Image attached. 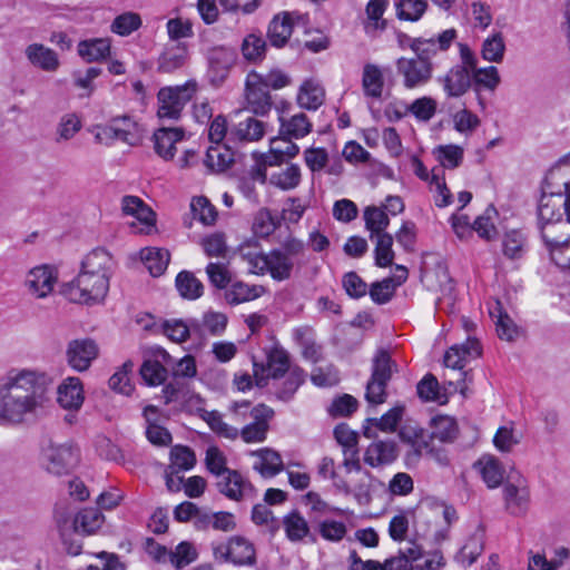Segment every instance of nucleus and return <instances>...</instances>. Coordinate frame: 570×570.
<instances>
[{"label":"nucleus","instance_id":"nucleus-8","mask_svg":"<svg viewBox=\"0 0 570 570\" xmlns=\"http://www.w3.org/2000/svg\"><path fill=\"white\" fill-rule=\"evenodd\" d=\"M99 347L89 337L71 340L66 347L67 364L77 372H85L98 357Z\"/></svg>","mask_w":570,"mask_h":570},{"label":"nucleus","instance_id":"nucleus-59","mask_svg":"<svg viewBox=\"0 0 570 570\" xmlns=\"http://www.w3.org/2000/svg\"><path fill=\"white\" fill-rule=\"evenodd\" d=\"M428 8L425 0H401L396 4L397 17L406 21H417Z\"/></svg>","mask_w":570,"mask_h":570},{"label":"nucleus","instance_id":"nucleus-52","mask_svg":"<svg viewBox=\"0 0 570 570\" xmlns=\"http://www.w3.org/2000/svg\"><path fill=\"white\" fill-rule=\"evenodd\" d=\"M250 83H261L267 89L274 90L282 89L291 83V78L282 70L274 69L266 75L258 73L256 71L249 72Z\"/></svg>","mask_w":570,"mask_h":570},{"label":"nucleus","instance_id":"nucleus-18","mask_svg":"<svg viewBox=\"0 0 570 570\" xmlns=\"http://www.w3.org/2000/svg\"><path fill=\"white\" fill-rule=\"evenodd\" d=\"M58 403L67 410H79L83 403V386L79 377H66L57 390Z\"/></svg>","mask_w":570,"mask_h":570},{"label":"nucleus","instance_id":"nucleus-42","mask_svg":"<svg viewBox=\"0 0 570 570\" xmlns=\"http://www.w3.org/2000/svg\"><path fill=\"white\" fill-rule=\"evenodd\" d=\"M383 86L384 79L381 69L373 63L365 65L362 77L364 94L372 98H381Z\"/></svg>","mask_w":570,"mask_h":570},{"label":"nucleus","instance_id":"nucleus-39","mask_svg":"<svg viewBox=\"0 0 570 570\" xmlns=\"http://www.w3.org/2000/svg\"><path fill=\"white\" fill-rule=\"evenodd\" d=\"M500 80L499 71L494 66L475 68L471 78V82L473 81V89L478 97H480L479 92L481 88L494 91L499 86ZM479 102L484 108V104L481 98H479Z\"/></svg>","mask_w":570,"mask_h":570},{"label":"nucleus","instance_id":"nucleus-61","mask_svg":"<svg viewBox=\"0 0 570 570\" xmlns=\"http://www.w3.org/2000/svg\"><path fill=\"white\" fill-rule=\"evenodd\" d=\"M190 207L194 217L204 225H213L216 222L217 210L206 197L200 196L194 198Z\"/></svg>","mask_w":570,"mask_h":570},{"label":"nucleus","instance_id":"nucleus-4","mask_svg":"<svg viewBox=\"0 0 570 570\" xmlns=\"http://www.w3.org/2000/svg\"><path fill=\"white\" fill-rule=\"evenodd\" d=\"M109 291L106 276L80 271L75 279L61 287V294L72 303L92 305L101 303Z\"/></svg>","mask_w":570,"mask_h":570},{"label":"nucleus","instance_id":"nucleus-5","mask_svg":"<svg viewBox=\"0 0 570 570\" xmlns=\"http://www.w3.org/2000/svg\"><path fill=\"white\" fill-rule=\"evenodd\" d=\"M540 233L551 261L570 272V219L540 224Z\"/></svg>","mask_w":570,"mask_h":570},{"label":"nucleus","instance_id":"nucleus-2","mask_svg":"<svg viewBox=\"0 0 570 570\" xmlns=\"http://www.w3.org/2000/svg\"><path fill=\"white\" fill-rule=\"evenodd\" d=\"M397 435L402 443L409 446L405 454L407 465L419 463L422 456H428L443 466L450 463L445 449L435 446L429 430L423 426L411 422L405 423L400 428Z\"/></svg>","mask_w":570,"mask_h":570},{"label":"nucleus","instance_id":"nucleus-24","mask_svg":"<svg viewBox=\"0 0 570 570\" xmlns=\"http://www.w3.org/2000/svg\"><path fill=\"white\" fill-rule=\"evenodd\" d=\"M266 273L274 281L282 282L291 278L294 261L286 253H283L282 249L276 248L266 253Z\"/></svg>","mask_w":570,"mask_h":570},{"label":"nucleus","instance_id":"nucleus-29","mask_svg":"<svg viewBox=\"0 0 570 570\" xmlns=\"http://www.w3.org/2000/svg\"><path fill=\"white\" fill-rule=\"evenodd\" d=\"M503 499L507 511L515 517L523 515L529 507V491L523 488L520 489L512 483H507L503 487Z\"/></svg>","mask_w":570,"mask_h":570},{"label":"nucleus","instance_id":"nucleus-53","mask_svg":"<svg viewBox=\"0 0 570 570\" xmlns=\"http://www.w3.org/2000/svg\"><path fill=\"white\" fill-rule=\"evenodd\" d=\"M176 287L184 298L196 299L203 294V284L190 272H180L176 277Z\"/></svg>","mask_w":570,"mask_h":570},{"label":"nucleus","instance_id":"nucleus-23","mask_svg":"<svg viewBox=\"0 0 570 570\" xmlns=\"http://www.w3.org/2000/svg\"><path fill=\"white\" fill-rule=\"evenodd\" d=\"M246 101L247 109L257 116H265L273 106L268 89L261 83H250L249 73L246 78Z\"/></svg>","mask_w":570,"mask_h":570},{"label":"nucleus","instance_id":"nucleus-16","mask_svg":"<svg viewBox=\"0 0 570 570\" xmlns=\"http://www.w3.org/2000/svg\"><path fill=\"white\" fill-rule=\"evenodd\" d=\"M57 282L53 269L47 265L32 268L26 278V286L29 292L38 298L48 296Z\"/></svg>","mask_w":570,"mask_h":570},{"label":"nucleus","instance_id":"nucleus-26","mask_svg":"<svg viewBox=\"0 0 570 570\" xmlns=\"http://www.w3.org/2000/svg\"><path fill=\"white\" fill-rule=\"evenodd\" d=\"M188 51L184 43L167 46L158 58V71L171 73L183 68L187 61Z\"/></svg>","mask_w":570,"mask_h":570},{"label":"nucleus","instance_id":"nucleus-44","mask_svg":"<svg viewBox=\"0 0 570 570\" xmlns=\"http://www.w3.org/2000/svg\"><path fill=\"white\" fill-rule=\"evenodd\" d=\"M110 52L108 39H90L80 41L78 45L79 56L88 62L106 58Z\"/></svg>","mask_w":570,"mask_h":570},{"label":"nucleus","instance_id":"nucleus-31","mask_svg":"<svg viewBox=\"0 0 570 570\" xmlns=\"http://www.w3.org/2000/svg\"><path fill=\"white\" fill-rule=\"evenodd\" d=\"M295 341L302 347V355L312 363H318L323 360V347L314 340L313 330L304 326L298 327L293 333Z\"/></svg>","mask_w":570,"mask_h":570},{"label":"nucleus","instance_id":"nucleus-60","mask_svg":"<svg viewBox=\"0 0 570 570\" xmlns=\"http://www.w3.org/2000/svg\"><path fill=\"white\" fill-rule=\"evenodd\" d=\"M267 367L273 379L284 376L292 370L288 354L284 350L272 351L267 358Z\"/></svg>","mask_w":570,"mask_h":570},{"label":"nucleus","instance_id":"nucleus-17","mask_svg":"<svg viewBox=\"0 0 570 570\" xmlns=\"http://www.w3.org/2000/svg\"><path fill=\"white\" fill-rule=\"evenodd\" d=\"M482 353L479 341L468 337L462 344L451 346L444 355V365L453 370H463L468 357H479Z\"/></svg>","mask_w":570,"mask_h":570},{"label":"nucleus","instance_id":"nucleus-34","mask_svg":"<svg viewBox=\"0 0 570 570\" xmlns=\"http://www.w3.org/2000/svg\"><path fill=\"white\" fill-rule=\"evenodd\" d=\"M140 257L144 265L154 277L163 275L170 261V254L167 249L156 247L141 249Z\"/></svg>","mask_w":570,"mask_h":570},{"label":"nucleus","instance_id":"nucleus-20","mask_svg":"<svg viewBox=\"0 0 570 570\" xmlns=\"http://www.w3.org/2000/svg\"><path fill=\"white\" fill-rule=\"evenodd\" d=\"M226 562L235 566H254L256 563V550L252 542L240 535L232 537L228 540L226 550Z\"/></svg>","mask_w":570,"mask_h":570},{"label":"nucleus","instance_id":"nucleus-56","mask_svg":"<svg viewBox=\"0 0 570 570\" xmlns=\"http://www.w3.org/2000/svg\"><path fill=\"white\" fill-rule=\"evenodd\" d=\"M301 181V169L297 165H289L279 173L271 176L269 183L283 190L295 188Z\"/></svg>","mask_w":570,"mask_h":570},{"label":"nucleus","instance_id":"nucleus-30","mask_svg":"<svg viewBox=\"0 0 570 570\" xmlns=\"http://www.w3.org/2000/svg\"><path fill=\"white\" fill-rule=\"evenodd\" d=\"M235 161V153L227 144H214L207 149L204 160L213 171H224Z\"/></svg>","mask_w":570,"mask_h":570},{"label":"nucleus","instance_id":"nucleus-63","mask_svg":"<svg viewBox=\"0 0 570 570\" xmlns=\"http://www.w3.org/2000/svg\"><path fill=\"white\" fill-rule=\"evenodd\" d=\"M196 558L197 552L193 544L187 541H183L174 551L170 550L169 562L177 569H180L191 563Z\"/></svg>","mask_w":570,"mask_h":570},{"label":"nucleus","instance_id":"nucleus-37","mask_svg":"<svg viewBox=\"0 0 570 570\" xmlns=\"http://www.w3.org/2000/svg\"><path fill=\"white\" fill-rule=\"evenodd\" d=\"M265 134V124L254 117H247L239 121L230 131V138L235 137L239 141H257Z\"/></svg>","mask_w":570,"mask_h":570},{"label":"nucleus","instance_id":"nucleus-12","mask_svg":"<svg viewBox=\"0 0 570 570\" xmlns=\"http://www.w3.org/2000/svg\"><path fill=\"white\" fill-rule=\"evenodd\" d=\"M397 73L403 76L404 87L412 89L426 83L433 71L432 62H422L416 57L399 58L396 60Z\"/></svg>","mask_w":570,"mask_h":570},{"label":"nucleus","instance_id":"nucleus-6","mask_svg":"<svg viewBox=\"0 0 570 570\" xmlns=\"http://www.w3.org/2000/svg\"><path fill=\"white\" fill-rule=\"evenodd\" d=\"M196 92V82H186L183 86L165 87L158 91L157 117L163 125L179 120L185 106Z\"/></svg>","mask_w":570,"mask_h":570},{"label":"nucleus","instance_id":"nucleus-47","mask_svg":"<svg viewBox=\"0 0 570 570\" xmlns=\"http://www.w3.org/2000/svg\"><path fill=\"white\" fill-rule=\"evenodd\" d=\"M266 48V41L262 36L250 33L243 39L240 51L245 60L256 63L265 58Z\"/></svg>","mask_w":570,"mask_h":570},{"label":"nucleus","instance_id":"nucleus-46","mask_svg":"<svg viewBox=\"0 0 570 570\" xmlns=\"http://www.w3.org/2000/svg\"><path fill=\"white\" fill-rule=\"evenodd\" d=\"M312 130V124L305 114L294 115L291 119H281V135L288 138L299 139Z\"/></svg>","mask_w":570,"mask_h":570},{"label":"nucleus","instance_id":"nucleus-28","mask_svg":"<svg viewBox=\"0 0 570 570\" xmlns=\"http://www.w3.org/2000/svg\"><path fill=\"white\" fill-rule=\"evenodd\" d=\"M429 431L432 442L439 440L441 443H452L458 438L459 428L456 421L448 415H436L430 420Z\"/></svg>","mask_w":570,"mask_h":570},{"label":"nucleus","instance_id":"nucleus-11","mask_svg":"<svg viewBox=\"0 0 570 570\" xmlns=\"http://www.w3.org/2000/svg\"><path fill=\"white\" fill-rule=\"evenodd\" d=\"M171 361L173 358L166 350L161 347L153 350L151 357L146 358L139 368L142 381L150 386L164 384L168 376L165 365H169Z\"/></svg>","mask_w":570,"mask_h":570},{"label":"nucleus","instance_id":"nucleus-38","mask_svg":"<svg viewBox=\"0 0 570 570\" xmlns=\"http://www.w3.org/2000/svg\"><path fill=\"white\" fill-rule=\"evenodd\" d=\"M264 287L259 285H248L243 282H235L225 293V298L230 305H238L244 302L255 299L262 295Z\"/></svg>","mask_w":570,"mask_h":570},{"label":"nucleus","instance_id":"nucleus-40","mask_svg":"<svg viewBox=\"0 0 570 570\" xmlns=\"http://www.w3.org/2000/svg\"><path fill=\"white\" fill-rule=\"evenodd\" d=\"M104 522L102 513L97 509H83L73 519V530L77 533L92 534Z\"/></svg>","mask_w":570,"mask_h":570},{"label":"nucleus","instance_id":"nucleus-13","mask_svg":"<svg viewBox=\"0 0 570 570\" xmlns=\"http://www.w3.org/2000/svg\"><path fill=\"white\" fill-rule=\"evenodd\" d=\"M217 490L220 494L234 501H242L246 497L255 495V488L245 480L237 470H229L217 476Z\"/></svg>","mask_w":570,"mask_h":570},{"label":"nucleus","instance_id":"nucleus-3","mask_svg":"<svg viewBox=\"0 0 570 570\" xmlns=\"http://www.w3.org/2000/svg\"><path fill=\"white\" fill-rule=\"evenodd\" d=\"M397 371V364L390 352L385 348H379L372 358L371 376L365 387V400L368 404L380 405L386 401L387 384Z\"/></svg>","mask_w":570,"mask_h":570},{"label":"nucleus","instance_id":"nucleus-22","mask_svg":"<svg viewBox=\"0 0 570 570\" xmlns=\"http://www.w3.org/2000/svg\"><path fill=\"white\" fill-rule=\"evenodd\" d=\"M24 55L33 67L47 72H55L60 66L57 52L41 43L27 46Z\"/></svg>","mask_w":570,"mask_h":570},{"label":"nucleus","instance_id":"nucleus-51","mask_svg":"<svg viewBox=\"0 0 570 570\" xmlns=\"http://www.w3.org/2000/svg\"><path fill=\"white\" fill-rule=\"evenodd\" d=\"M498 212L493 205H489L484 213L475 218L472 224L473 232L479 237L485 240H491L497 235V228L493 223V217L497 216Z\"/></svg>","mask_w":570,"mask_h":570},{"label":"nucleus","instance_id":"nucleus-54","mask_svg":"<svg viewBox=\"0 0 570 570\" xmlns=\"http://www.w3.org/2000/svg\"><path fill=\"white\" fill-rule=\"evenodd\" d=\"M376 238V245L374 249L375 264L379 267H387L393 264L394 252H393V237L391 234H381L374 236Z\"/></svg>","mask_w":570,"mask_h":570},{"label":"nucleus","instance_id":"nucleus-57","mask_svg":"<svg viewBox=\"0 0 570 570\" xmlns=\"http://www.w3.org/2000/svg\"><path fill=\"white\" fill-rule=\"evenodd\" d=\"M504 51L505 43L503 36L501 32H497L483 41L481 55L487 61L501 62L504 57Z\"/></svg>","mask_w":570,"mask_h":570},{"label":"nucleus","instance_id":"nucleus-21","mask_svg":"<svg viewBox=\"0 0 570 570\" xmlns=\"http://www.w3.org/2000/svg\"><path fill=\"white\" fill-rule=\"evenodd\" d=\"M399 456L397 444L392 440L371 443L365 453L364 462L372 468L391 464Z\"/></svg>","mask_w":570,"mask_h":570},{"label":"nucleus","instance_id":"nucleus-9","mask_svg":"<svg viewBox=\"0 0 570 570\" xmlns=\"http://www.w3.org/2000/svg\"><path fill=\"white\" fill-rule=\"evenodd\" d=\"M564 193L543 195L541 197L538 217L539 225L562 219L563 214L570 219V183L564 184Z\"/></svg>","mask_w":570,"mask_h":570},{"label":"nucleus","instance_id":"nucleus-33","mask_svg":"<svg viewBox=\"0 0 570 570\" xmlns=\"http://www.w3.org/2000/svg\"><path fill=\"white\" fill-rule=\"evenodd\" d=\"M163 332L174 342H185L190 335L200 336V323L191 320L185 323L181 320H170L163 323Z\"/></svg>","mask_w":570,"mask_h":570},{"label":"nucleus","instance_id":"nucleus-14","mask_svg":"<svg viewBox=\"0 0 570 570\" xmlns=\"http://www.w3.org/2000/svg\"><path fill=\"white\" fill-rule=\"evenodd\" d=\"M456 37L454 29H448L443 31L438 39L434 38H414L411 39L410 48L414 51L415 57L422 62H431V58L438 53V51H445L450 48L452 41Z\"/></svg>","mask_w":570,"mask_h":570},{"label":"nucleus","instance_id":"nucleus-15","mask_svg":"<svg viewBox=\"0 0 570 570\" xmlns=\"http://www.w3.org/2000/svg\"><path fill=\"white\" fill-rule=\"evenodd\" d=\"M181 127H166L163 125L154 132V147L156 154L164 160H171L176 154V144L185 138Z\"/></svg>","mask_w":570,"mask_h":570},{"label":"nucleus","instance_id":"nucleus-10","mask_svg":"<svg viewBox=\"0 0 570 570\" xmlns=\"http://www.w3.org/2000/svg\"><path fill=\"white\" fill-rule=\"evenodd\" d=\"M237 59L235 50L226 47H216L208 52L207 77L212 85L220 86L229 75L230 68Z\"/></svg>","mask_w":570,"mask_h":570},{"label":"nucleus","instance_id":"nucleus-41","mask_svg":"<svg viewBox=\"0 0 570 570\" xmlns=\"http://www.w3.org/2000/svg\"><path fill=\"white\" fill-rule=\"evenodd\" d=\"M169 460L170 463L167 468H170V473L191 470L196 464L195 452L189 446L180 444L171 448Z\"/></svg>","mask_w":570,"mask_h":570},{"label":"nucleus","instance_id":"nucleus-48","mask_svg":"<svg viewBox=\"0 0 570 570\" xmlns=\"http://www.w3.org/2000/svg\"><path fill=\"white\" fill-rule=\"evenodd\" d=\"M365 227L371 232V239L376 235L387 234L385 232L390 224L387 214L375 206H368L364 210Z\"/></svg>","mask_w":570,"mask_h":570},{"label":"nucleus","instance_id":"nucleus-35","mask_svg":"<svg viewBox=\"0 0 570 570\" xmlns=\"http://www.w3.org/2000/svg\"><path fill=\"white\" fill-rule=\"evenodd\" d=\"M491 317H495V326L498 336L508 342L514 341L519 336V328L513 320L503 311L499 301L490 308Z\"/></svg>","mask_w":570,"mask_h":570},{"label":"nucleus","instance_id":"nucleus-1","mask_svg":"<svg viewBox=\"0 0 570 570\" xmlns=\"http://www.w3.org/2000/svg\"><path fill=\"white\" fill-rule=\"evenodd\" d=\"M50 379L43 372L11 370L0 379V421L20 424L49 401Z\"/></svg>","mask_w":570,"mask_h":570},{"label":"nucleus","instance_id":"nucleus-27","mask_svg":"<svg viewBox=\"0 0 570 570\" xmlns=\"http://www.w3.org/2000/svg\"><path fill=\"white\" fill-rule=\"evenodd\" d=\"M293 31L292 13L283 12L276 14L269 22L267 37L272 46L282 48L288 41Z\"/></svg>","mask_w":570,"mask_h":570},{"label":"nucleus","instance_id":"nucleus-32","mask_svg":"<svg viewBox=\"0 0 570 570\" xmlns=\"http://www.w3.org/2000/svg\"><path fill=\"white\" fill-rule=\"evenodd\" d=\"M324 99L325 90L317 81L309 79L301 85L297 94V102L302 108L316 110L323 105Z\"/></svg>","mask_w":570,"mask_h":570},{"label":"nucleus","instance_id":"nucleus-64","mask_svg":"<svg viewBox=\"0 0 570 570\" xmlns=\"http://www.w3.org/2000/svg\"><path fill=\"white\" fill-rule=\"evenodd\" d=\"M311 381L320 387L334 386L340 382V372L333 364L325 367H316L312 372Z\"/></svg>","mask_w":570,"mask_h":570},{"label":"nucleus","instance_id":"nucleus-62","mask_svg":"<svg viewBox=\"0 0 570 570\" xmlns=\"http://www.w3.org/2000/svg\"><path fill=\"white\" fill-rule=\"evenodd\" d=\"M525 238L519 230L505 233L502 240L503 255L510 259H517L522 256Z\"/></svg>","mask_w":570,"mask_h":570},{"label":"nucleus","instance_id":"nucleus-45","mask_svg":"<svg viewBox=\"0 0 570 570\" xmlns=\"http://www.w3.org/2000/svg\"><path fill=\"white\" fill-rule=\"evenodd\" d=\"M286 537L289 541L296 542L309 535L307 521L296 510L286 514L283 519Z\"/></svg>","mask_w":570,"mask_h":570},{"label":"nucleus","instance_id":"nucleus-36","mask_svg":"<svg viewBox=\"0 0 570 570\" xmlns=\"http://www.w3.org/2000/svg\"><path fill=\"white\" fill-rule=\"evenodd\" d=\"M291 139L292 138L282 135V137L271 141V153L266 155V163L269 166L279 165L284 160V157L293 158L298 154V146Z\"/></svg>","mask_w":570,"mask_h":570},{"label":"nucleus","instance_id":"nucleus-7","mask_svg":"<svg viewBox=\"0 0 570 570\" xmlns=\"http://www.w3.org/2000/svg\"><path fill=\"white\" fill-rule=\"evenodd\" d=\"M42 459L46 470L55 475H63L77 465L78 450L69 443L56 444L50 442L42 449Z\"/></svg>","mask_w":570,"mask_h":570},{"label":"nucleus","instance_id":"nucleus-25","mask_svg":"<svg viewBox=\"0 0 570 570\" xmlns=\"http://www.w3.org/2000/svg\"><path fill=\"white\" fill-rule=\"evenodd\" d=\"M112 267V256L106 249L98 247L85 257L80 271L91 275L106 276L109 279Z\"/></svg>","mask_w":570,"mask_h":570},{"label":"nucleus","instance_id":"nucleus-49","mask_svg":"<svg viewBox=\"0 0 570 570\" xmlns=\"http://www.w3.org/2000/svg\"><path fill=\"white\" fill-rule=\"evenodd\" d=\"M281 226V218L273 216L271 210L262 208L257 212L253 222V232L256 236L266 238Z\"/></svg>","mask_w":570,"mask_h":570},{"label":"nucleus","instance_id":"nucleus-55","mask_svg":"<svg viewBox=\"0 0 570 570\" xmlns=\"http://www.w3.org/2000/svg\"><path fill=\"white\" fill-rule=\"evenodd\" d=\"M438 104L432 97H421L405 106V112L412 114L419 121L431 120L436 112Z\"/></svg>","mask_w":570,"mask_h":570},{"label":"nucleus","instance_id":"nucleus-43","mask_svg":"<svg viewBox=\"0 0 570 570\" xmlns=\"http://www.w3.org/2000/svg\"><path fill=\"white\" fill-rule=\"evenodd\" d=\"M261 458V463H256L254 469L264 478H272L283 470V461L278 452L272 449H261L255 452Z\"/></svg>","mask_w":570,"mask_h":570},{"label":"nucleus","instance_id":"nucleus-19","mask_svg":"<svg viewBox=\"0 0 570 570\" xmlns=\"http://www.w3.org/2000/svg\"><path fill=\"white\" fill-rule=\"evenodd\" d=\"M449 98L463 96L471 87V76L464 66H454L443 77L439 78Z\"/></svg>","mask_w":570,"mask_h":570},{"label":"nucleus","instance_id":"nucleus-50","mask_svg":"<svg viewBox=\"0 0 570 570\" xmlns=\"http://www.w3.org/2000/svg\"><path fill=\"white\" fill-rule=\"evenodd\" d=\"M305 376L306 374L301 367H293L282 386L276 391V397L284 402L291 401L298 387L305 382Z\"/></svg>","mask_w":570,"mask_h":570},{"label":"nucleus","instance_id":"nucleus-58","mask_svg":"<svg viewBox=\"0 0 570 570\" xmlns=\"http://www.w3.org/2000/svg\"><path fill=\"white\" fill-rule=\"evenodd\" d=\"M141 26V18L136 12H125L115 18L110 29L119 36H129Z\"/></svg>","mask_w":570,"mask_h":570}]
</instances>
